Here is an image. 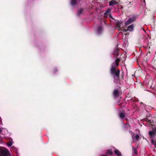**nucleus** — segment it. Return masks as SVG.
Instances as JSON below:
<instances>
[{
    "instance_id": "1",
    "label": "nucleus",
    "mask_w": 156,
    "mask_h": 156,
    "mask_svg": "<svg viewBox=\"0 0 156 156\" xmlns=\"http://www.w3.org/2000/svg\"><path fill=\"white\" fill-rule=\"evenodd\" d=\"M120 71L119 69H116L115 66V63H112L111 65V68L110 70V74L114 78L115 77L119 78Z\"/></svg>"
},
{
    "instance_id": "2",
    "label": "nucleus",
    "mask_w": 156,
    "mask_h": 156,
    "mask_svg": "<svg viewBox=\"0 0 156 156\" xmlns=\"http://www.w3.org/2000/svg\"><path fill=\"white\" fill-rule=\"evenodd\" d=\"M148 135L150 138H153L156 136V126L152 125V130L149 131Z\"/></svg>"
},
{
    "instance_id": "3",
    "label": "nucleus",
    "mask_w": 156,
    "mask_h": 156,
    "mask_svg": "<svg viewBox=\"0 0 156 156\" xmlns=\"http://www.w3.org/2000/svg\"><path fill=\"white\" fill-rule=\"evenodd\" d=\"M0 156H10V155L9 151L6 148L3 149L2 147H0Z\"/></svg>"
},
{
    "instance_id": "4",
    "label": "nucleus",
    "mask_w": 156,
    "mask_h": 156,
    "mask_svg": "<svg viewBox=\"0 0 156 156\" xmlns=\"http://www.w3.org/2000/svg\"><path fill=\"white\" fill-rule=\"evenodd\" d=\"M136 20V16H134L132 17L129 18L128 20H127L125 22V26H127L132 23L135 22Z\"/></svg>"
},
{
    "instance_id": "5",
    "label": "nucleus",
    "mask_w": 156,
    "mask_h": 156,
    "mask_svg": "<svg viewBox=\"0 0 156 156\" xmlns=\"http://www.w3.org/2000/svg\"><path fill=\"white\" fill-rule=\"evenodd\" d=\"M116 24L117 26L116 28L119 31L121 30V26L123 24V22L122 21H119L118 20L116 21Z\"/></svg>"
},
{
    "instance_id": "6",
    "label": "nucleus",
    "mask_w": 156,
    "mask_h": 156,
    "mask_svg": "<svg viewBox=\"0 0 156 156\" xmlns=\"http://www.w3.org/2000/svg\"><path fill=\"white\" fill-rule=\"evenodd\" d=\"M120 93L117 89H115L113 92V95L115 98H116L119 96Z\"/></svg>"
},
{
    "instance_id": "7",
    "label": "nucleus",
    "mask_w": 156,
    "mask_h": 156,
    "mask_svg": "<svg viewBox=\"0 0 156 156\" xmlns=\"http://www.w3.org/2000/svg\"><path fill=\"white\" fill-rule=\"evenodd\" d=\"M84 9L83 8H81L77 9V15L78 16H80L83 12L84 11Z\"/></svg>"
},
{
    "instance_id": "8",
    "label": "nucleus",
    "mask_w": 156,
    "mask_h": 156,
    "mask_svg": "<svg viewBox=\"0 0 156 156\" xmlns=\"http://www.w3.org/2000/svg\"><path fill=\"white\" fill-rule=\"evenodd\" d=\"M119 50L118 48H116L114 50L113 53V55H114L117 58V57L119 55Z\"/></svg>"
},
{
    "instance_id": "9",
    "label": "nucleus",
    "mask_w": 156,
    "mask_h": 156,
    "mask_svg": "<svg viewBox=\"0 0 156 156\" xmlns=\"http://www.w3.org/2000/svg\"><path fill=\"white\" fill-rule=\"evenodd\" d=\"M70 4L72 6H75L77 5V0H70Z\"/></svg>"
},
{
    "instance_id": "10",
    "label": "nucleus",
    "mask_w": 156,
    "mask_h": 156,
    "mask_svg": "<svg viewBox=\"0 0 156 156\" xmlns=\"http://www.w3.org/2000/svg\"><path fill=\"white\" fill-rule=\"evenodd\" d=\"M134 25L133 24H131L127 27V30L129 31H132L134 29Z\"/></svg>"
},
{
    "instance_id": "11",
    "label": "nucleus",
    "mask_w": 156,
    "mask_h": 156,
    "mask_svg": "<svg viewBox=\"0 0 156 156\" xmlns=\"http://www.w3.org/2000/svg\"><path fill=\"white\" fill-rule=\"evenodd\" d=\"M103 30V27L102 26H100L98 27L97 32L98 34H101Z\"/></svg>"
},
{
    "instance_id": "12",
    "label": "nucleus",
    "mask_w": 156,
    "mask_h": 156,
    "mask_svg": "<svg viewBox=\"0 0 156 156\" xmlns=\"http://www.w3.org/2000/svg\"><path fill=\"white\" fill-rule=\"evenodd\" d=\"M118 2L117 1L112 0L110 1L109 2V5L110 6H112L114 5H116L118 4Z\"/></svg>"
},
{
    "instance_id": "13",
    "label": "nucleus",
    "mask_w": 156,
    "mask_h": 156,
    "mask_svg": "<svg viewBox=\"0 0 156 156\" xmlns=\"http://www.w3.org/2000/svg\"><path fill=\"white\" fill-rule=\"evenodd\" d=\"M119 116L120 119H123L125 118V114L121 112H120L119 113Z\"/></svg>"
},
{
    "instance_id": "14",
    "label": "nucleus",
    "mask_w": 156,
    "mask_h": 156,
    "mask_svg": "<svg viewBox=\"0 0 156 156\" xmlns=\"http://www.w3.org/2000/svg\"><path fill=\"white\" fill-rule=\"evenodd\" d=\"M120 61V59L119 58H117L115 59V66L117 67L119 65V63Z\"/></svg>"
},
{
    "instance_id": "15",
    "label": "nucleus",
    "mask_w": 156,
    "mask_h": 156,
    "mask_svg": "<svg viewBox=\"0 0 156 156\" xmlns=\"http://www.w3.org/2000/svg\"><path fill=\"white\" fill-rule=\"evenodd\" d=\"M106 154L110 155H112L113 153L111 149H109L106 151Z\"/></svg>"
},
{
    "instance_id": "16",
    "label": "nucleus",
    "mask_w": 156,
    "mask_h": 156,
    "mask_svg": "<svg viewBox=\"0 0 156 156\" xmlns=\"http://www.w3.org/2000/svg\"><path fill=\"white\" fill-rule=\"evenodd\" d=\"M114 153L116 154L117 156H121V152L117 149H116Z\"/></svg>"
},
{
    "instance_id": "17",
    "label": "nucleus",
    "mask_w": 156,
    "mask_h": 156,
    "mask_svg": "<svg viewBox=\"0 0 156 156\" xmlns=\"http://www.w3.org/2000/svg\"><path fill=\"white\" fill-rule=\"evenodd\" d=\"M144 120L147 121V123H149V124L150 125L151 123V120L149 119V116H147L146 118L144 119Z\"/></svg>"
},
{
    "instance_id": "18",
    "label": "nucleus",
    "mask_w": 156,
    "mask_h": 156,
    "mask_svg": "<svg viewBox=\"0 0 156 156\" xmlns=\"http://www.w3.org/2000/svg\"><path fill=\"white\" fill-rule=\"evenodd\" d=\"M132 149L133 150V153L135 154H137V149L135 148L134 147H132Z\"/></svg>"
},
{
    "instance_id": "19",
    "label": "nucleus",
    "mask_w": 156,
    "mask_h": 156,
    "mask_svg": "<svg viewBox=\"0 0 156 156\" xmlns=\"http://www.w3.org/2000/svg\"><path fill=\"white\" fill-rule=\"evenodd\" d=\"M110 12V9H108L107 10L104 14V16H106L108 15Z\"/></svg>"
},
{
    "instance_id": "20",
    "label": "nucleus",
    "mask_w": 156,
    "mask_h": 156,
    "mask_svg": "<svg viewBox=\"0 0 156 156\" xmlns=\"http://www.w3.org/2000/svg\"><path fill=\"white\" fill-rule=\"evenodd\" d=\"M133 137L134 138H135L136 140H138L140 138L139 136L137 134L134 135Z\"/></svg>"
},
{
    "instance_id": "21",
    "label": "nucleus",
    "mask_w": 156,
    "mask_h": 156,
    "mask_svg": "<svg viewBox=\"0 0 156 156\" xmlns=\"http://www.w3.org/2000/svg\"><path fill=\"white\" fill-rule=\"evenodd\" d=\"M12 143L11 141H10L7 143V145L9 147H11L12 145Z\"/></svg>"
},
{
    "instance_id": "22",
    "label": "nucleus",
    "mask_w": 156,
    "mask_h": 156,
    "mask_svg": "<svg viewBox=\"0 0 156 156\" xmlns=\"http://www.w3.org/2000/svg\"><path fill=\"white\" fill-rule=\"evenodd\" d=\"M126 104V103H125L124 102H121L120 104V105H119V106L121 107H125L126 105L125 104Z\"/></svg>"
},
{
    "instance_id": "23",
    "label": "nucleus",
    "mask_w": 156,
    "mask_h": 156,
    "mask_svg": "<svg viewBox=\"0 0 156 156\" xmlns=\"http://www.w3.org/2000/svg\"><path fill=\"white\" fill-rule=\"evenodd\" d=\"M152 61L154 62V65H156V55H154Z\"/></svg>"
},
{
    "instance_id": "24",
    "label": "nucleus",
    "mask_w": 156,
    "mask_h": 156,
    "mask_svg": "<svg viewBox=\"0 0 156 156\" xmlns=\"http://www.w3.org/2000/svg\"><path fill=\"white\" fill-rule=\"evenodd\" d=\"M126 128H128L130 127V125L127 122L126 124Z\"/></svg>"
},
{
    "instance_id": "25",
    "label": "nucleus",
    "mask_w": 156,
    "mask_h": 156,
    "mask_svg": "<svg viewBox=\"0 0 156 156\" xmlns=\"http://www.w3.org/2000/svg\"><path fill=\"white\" fill-rule=\"evenodd\" d=\"M146 55L148 57H149L151 56V52L150 51L147 52Z\"/></svg>"
},
{
    "instance_id": "26",
    "label": "nucleus",
    "mask_w": 156,
    "mask_h": 156,
    "mask_svg": "<svg viewBox=\"0 0 156 156\" xmlns=\"http://www.w3.org/2000/svg\"><path fill=\"white\" fill-rule=\"evenodd\" d=\"M120 99L118 100L117 101V105L119 106L120 105V104L121 103H120Z\"/></svg>"
},
{
    "instance_id": "27",
    "label": "nucleus",
    "mask_w": 156,
    "mask_h": 156,
    "mask_svg": "<svg viewBox=\"0 0 156 156\" xmlns=\"http://www.w3.org/2000/svg\"><path fill=\"white\" fill-rule=\"evenodd\" d=\"M152 81H153V80H150V81H149V82H148V84L150 85H151V83H152Z\"/></svg>"
},
{
    "instance_id": "28",
    "label": "nucleus",
    "mask_w": 156,
    "mask_h": 156,
    "mask_svg": "<svg viewBox=\"0 0 156 156\" xmlns=\"http://www.w3.org/2000/svg\"><path fill=\"white\" fill-rule=\"evenodd\" d=\"M152 138V139H151V143L152 144H154L155 143V141L153 140V138Z\"/></svg>"
},
{
    "instance_id": "29",
    "label": "nucleus",
    "mask_w": 156,
    "mask_h": 156,
    "mask_svg": "<svg viewBox=\"0 0 156 156\" xmlns=\"http://www.w3.org/2000/svg\"><path fill=\"white\" fill-rule=\"evenodd\" d=\"M127 30H128L127 29V30H126V29H123L122 31H123L124 32H126V31H127Z\"/></svg>"
},
{
    "instance_id": "30",
    "label": "nucleus",
    "mask_w": 156,
    "mask_h": 156,
    "mask_svg": "<svg viewBox=\"0 0 156 156\" xmlns=\"http://www.w3.org/2000/svg\"><path fill=\"white\" fill-rule=\"evenodd\" d=\"M154 146L155 148H156V141H155V143L154 144Z\"/></svg>"
},
{
    "instance_id": "31",
    "label": "nucleus",
    "mask_w": 156,
    "mask_h": 156,
    "mask_svg": "<svg viewBox=\"0 0 156 156\" xmlns=\"http://www.w3.org/2000/svg\"><path fill=\"white\" fill-rule=\"evenodd\" d=\"M2 132V129L0 128V133L1 134Z\"/></svg>"
},
{
    "instance_id": "32",
    "label": "nucleus",
    "mask_w": 156,
    "mask_h": 156,
    "mask_svg": "<svg viewBox=\"0 0 156 156\" xmlns=\"http://www.w3.org/2000/svg\"><path fill=\"white\" fill-rule=\"evenodd\" d=\"M123 29H124L123 27H122L121 28V30L122 31Z\"/></svg>"
},
{
    "instance_id": "33",
    "label": "nucleus",
    "mask_w": 156,
    "mask_h": 156,
    "mask_svg": "<svg viewBox=\"0 0 156 156\" xmlns=\"http://www.w3.org/2000/svg\"><path fill=\"white\" fill-rule=\"evenodd\" d=\"M1 140H2V137L1 136V135H0V142H1Z\"/></svg>"
},
{
    "instance_id": "34",
    "label": "nucleus",
    "mask_w": 156,
    "mask_h": 156,
    "mask_svg": "<svg viewBox=\"0 0 156 156\" xmlns=\"http://www.w3.org/2000/svg\"><path fill=\"white\" fill-rule=\"evenodd\" d=\"M101 156H108V155L103 154V155H101Z\"/></svg>"
},
{
    "instance_id": "35",
    "label": "nucleus",
    "mask_w": 156,
    "mask_h": 156,
    "mask_svg": "<svg viewBox=\"0 0 156 156\" xmlns=\"http://www.w3.org/2000/svg\"><path fill=\"white\" fill-rule=\"evenodd\" d=\"M143 47L144 48H147L148 47V46L146 47L145 46H144Z\"/></svg>"
},
{
    "instance_id": "36",
    "label": "nucleus",
    "mask_w": 156,
    "mask_h": 156,
    "mask_svg": "<svg viewBox=\"0 0 156 156\" xmlns=\"http://www.w3.org/2000/svg\"><path fill=\"white\" fill-rule=\"evenodd\" d=\"M58 71V70L56 69H55V73L56 72H57Z\"/></svg>"
},
{
    "instance_id": "37",
    "label": "nucleus",
    "mask_w": 156,
    "mask_h": 156,
    "mask_svg": "<svg viewBox=\"0 0 156 156\" xmlns=\"http://www.w3.org/2000/svg\"><path fill=\"white\" fill-rule=\"evenodd\" d=\"M143 2H144V3H145V0H143Z\"/></svg>"
},
{
    "instance_id": "38",
    "label": "nucleus",
    "mask_w": 156,
    "mask_h": 156,
    "mask_svg": "<svg viewBox=\"0 0 156 156\" xmlns=\"http://www.w3.org/2000/svg\"><path fill=\"white\" fill-rule=\"evenodd\" d=\"M78 0L79 1H78V2H79H79H80V0Z\"/></svg>"
},
{
    "instance_id": "39",
    "label": "nucleus",
    "mask_w": 156,
    "mask_h": 156,
    "mask_svg": "<svg viewBox=\"0 0 156 156\" xmlns=\"http://www.w3.org/2000/svg\"><path fill=\"white\" fill-rule=\"evenodd\" d=\"M121 9H123V7L122 6H121Z\"/></svg>"
},
{
    "instance_id": "40",
    "label": "nucleus",
    "mask_w": 156,
    "mask_h": 156,
    "mask_svg": "<svg viewBox=\"0 0 156 156\" xmlns=\"http://www.w3.org/2000/svg\"><path fill=\"white\" fill-rule=\"evenodd\" d=\"M150 48V47H148V49H149Z\"/></svg>"
},
{
    "instance_id": "41",
    "label": "nucleus",
    "mask_w": 156,
    "mask_h": 156,
    "mask_svg": "<svg viewBox=\"0 0 156 156\" xmlns=\"http://www.w3.org/2000/svg\"><path fill=\"white\" fill-rule=\"evenodd\" d=\"M12 147V148H15V147Z\"/></svg>"
},
{
    "instance_id": "42",
    "label": "nucleus",
    "mask_w": 156,
    "mask_h": 156,
    "mask_svg": "<svg viewBox=\"0 0 156 156\" xmlns=\"http://www.w3.org/2000/svg\"><path fill=\"white\" fill-rule=\"evenodd\" d=\"M127 118H126V120H127Z\"/></svg>"
}]
</instances>
